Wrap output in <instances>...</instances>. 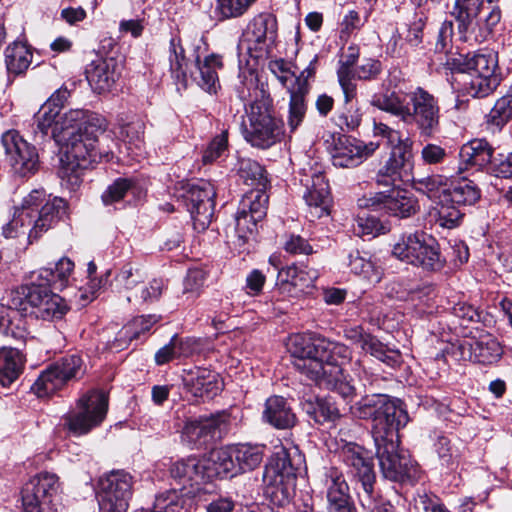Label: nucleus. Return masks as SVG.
Returning a JSON list of instances; mask_svg holds the SVG:
<instances>
[{
	"instance_id": "f257e3e1",
	"label": "nucleus",
	"mask_w": 512,
	"mask_h": 512,
	"mask_svg": "<svg viewBox=\"0 0 512 512\" xmlns=\"http://www.w3.org/2000/svg\"><path fill=\"white\" fill-rule=\"evenodd\" d=\"M288 350L294 358L295 369L319 387L335 391L351 402L356 389L347 380L343 367L351 360L350 349L315 333L290 337Z\"/></svg>"
},
{
	"instance_id": "f03ea898",
	"label": "nucleus",
	"mask_w": 512,
	"mask_h": 512,
	"mask_svg": "<svg viewBox=\"0 0 512 512\" xmlns=\"http://www.w3.org/2000/svg\"><path fill=\"white\" fill-rule=\"evenodd\" d=\"M106 126L102 116L85 111L84 119L63 135L62 142H57L62 151L60 175L63 179L67 178L72 185H78L84 169L103 159L109 161L112 158V147L103 144L104 140L114 144L111 136L105 135L99 142V136L105 133Z\"/></svg>"
},
{
	"instance_id": "7ed1b4c3",
	"label": "nucleus",
	"mask_w": 512,
	"mask_h": 512,
	"mask_svg": "<svg viewBox=\"0 0 512 512\" xmlns=\"http://www.w3.org/2000/svg\"><path fill=\"white\" fill-rule=\"evenodd\" d=\"M66 208L62 198L47 195L42 188L34 189L22 199L20 207H16L12 220L3 226V235L15 238L27 234L31 244L58 223Z\"/></svg>"
},
{
	"instance_id": "20e7f679",
	"label": "nucleus",
	"mask_w": 512,
	"mask_h": 512,
	"mask_svg": "<svg viewBox=\"0 0 512 512\" xmlns=\"http://www.w3.org/2000/svg\"><path fill=\"white\" fill-rule=\"evenodd\" d=\"M372 104L405 124H414L421 137L431 138L440 130L439 101L422 87L405 95L395 91L385 93L375 97Z\"/></svg>"
},
{
	"instance_id": "39448f33",
	"label": "nucleus",
	"mask_w": 512,
	"mask_h": 512,
	"mask_svg": "<svg viewBox=\"0 0 512 512\" xmlns=\"http://www.w3.org/2000/svg\"><path fill=\"white\" fill-rule=\"evenodd\" d=\"M350 412L359 419H372V438L380 439L391 430L399 431L409 422L407 411L402 407L399 399H392L386 394L366 395L355 405Z\"/></svg>"
},
{
	"instance_id": "423d86ee",
	"label": "nucleus",
	"mask_w": 512,
	"mask_h": 512,
	"mask_svg": "<svg viewBox=\"0 0 512 512\" xmlns=\"http://www.w3.org/2000/svg\"><path fill=\"white\" fill-rule=\"evenodd\" d=\"M248 123H242L244 139L253 147L268 149L281 141L284 134L283 122L273 115L268 98L253 101L246 108Z\"/></svg>"
},
{
	"instance_id": "0eeeda50",
	"label": "nucleus",
	"mask_w": 512,
	"mask_h": 512,
	"mask_svg": "<svg viewBox=\"0 0 512 512\" xmlns=\"http://www.w3.org/2000/svg\"><path fill=\"white\" fill-rule=\"evenodd\" d=\"M376 456L384 478L393 482L415 481L419 476L416 463L409 453L399 449L398 431L391 430L380 439H374Z\"/></svg>"
},
{
	"instance_id": "6e6552de",
	"label": "nucleus",
	"mask_w": 512,
	"mask_h": 512,
	"mask_svg": "<svg viewBox=\"0 0 512 512\" xmlns=\"http://www.w3.org/2000/svg\"><path fill=\"white\" fill-rule=\"evenodd\" d=\"M392 254L402 262L430 271L440 270L445 264L436 239L424 232L400 236Z\"/></svg>"
},
{
	"instance_id": "1a4fd4ad",
	"label": "nucleus",
	"mask_w": 512,
	"mask_h": 512,
	"mask_svg": "<svg viewBox=\"0 0 512 512\" xmlns=\"http://www.w3.org/2000/svg\"><path fill=\"white\" fill-rule=\"evenodd\" d=\"M480 197L481 190L472 180L462 178L453 182L441 196V206L436 212V223L447 229L459 226L464 216L461 208L476 204Z\"/></svg>"
},
{
	"instance_id": "9d476101",
	"label": "nucleus",
	"mask_w": 512,
	"mask_h": 512,
	"mask_svg": "<svg viewBox=\"0 0 512 512\" xmlns=\"http://www.w3.org/2000/svg\"><path fill=\"white\" fill-rule=\"evenodd\" d=\"M339 457L358 479L357 495L361 507H374L373 489H375L376 475L369 452L356 443L348 442L341 446Z\"/></svg>"
},
{
	"instance_id": "9b49d317",
	"label": "nucleus",
	"mask_w": 512,
	"mask_h": 512,
	"mask_svg": "<svg viewBox=\"0 0 512 512\" xmlns=\"http://www.w3.org/2000/svg\"><path fill=\"white\" fill-rule=\"evenodd\" d=\"M107 411V395L99 390H91L83 394L75 408L64 416V427L74 435H85L104 421Z\"/></svg>"
},
{
	"instance_id": "f8f14e48",
	"label": "nucleus",
	"mask_w": 512,
	"mask_h": 512,
	"mask_svg": "<svg viewBox=\"0 0 512 512\" xmlns=\"http://www.w3.org/2000/svg\"><path fill=\"white\" fill-rule=\"evenodd\" d=\"M19 293L24 301L20 298L17 303L14 299L13 305L16 308L18 305H28L31 313L38 319L47 321L61 319L69 309L65 300L53 293L50 286L35 279H31L30 284L21 286Z\"/></svg>"
},
{
	"instance_id": "ddd939ff",
	"label": "nucleus",
	"mask_w": 512,
	"mask_h": 512,
	"mask_svg": "<svg viewBox=\"0 0 512 512\" xmlns=\"http://www.w3.org/2000/svg\"><path fill=\"white\" fill-rule=\"evenodd\" d=\"M206 473L205 462L196 457L175 461L169 467L170 478L179 486L175 489L186 500V504L192 498L212 492L213 486L207 483Z\"/></svg>"
},
{
	"instance_id": "4468645a",
	"label": "nucleus",
	"mask_w": 512,
	"mask_h": 512,
	"mask_svg": "<svg viewBox=\"0 0 512 512\" xmlns=\"http://www.w3.org/2000/svg\"><path fill=\"white\" fill-rule=\"evenodd\" d=\"M277 31L276 17L270 13H261L247 24L239 46L241 49H246L252 58H261L268 55L274 48Z\"/></svg>"
},
{
	"instance_id": "2eb2a0df",
	"label": "nucleus",
	"mask_w": 512,
	"mask_h": 512,
	"mask_svg": "<svg viewBox=\"0 0 512 512\" xmlns=\"http://www.w3.org/2000/svg\"><path fill=\"white\" fill-rule=\"evenodd\" d=\"M1 143L16 176L28 178L37 173L40 167L38 151L18 131L9 130L3 133Z\"/></svg>"
},
{
	"instance_id": "dca6fc26",
	"label": "nucleus",
	"mask_w": 512,
	"mask_h": 512,
	"mask_svg": "<svg viewBox=\"0 0 512 512\" xmlns=\"http://www.w3.org/2000/svg\"><path fill=\"white\" fill-rule=\"evenodd\" d=\"M133 477L123 471H112L99 481L100 512H126L132 496Z\"/></svg>"
},
{
	"instance_id": "f3484780",
	"label": "nucleus",
	"mask_w": 512,
	"mask_h": 512,
	"mask_svg": "<svg viewBox=\"0 0 512 512\" xmlns=\"http://www.w3.org/2000/svg\"><path fill=\"white\" fill-rule=\"evenodd\" d=\"M361 209L385 210L399 218H409L419 210L418 200L404 189H392L388 194L378 192L358 199Z\"/></svg>"
},
{
	"instance_id": "a211bd4d",
	"label": "nucleus",
	"mask_w": 512,
	"mask_h": 512,
	"mask_svg": "<svg viewBox=\"0 0 512 512\" xmlns=\"http://www.w3.org/2000/svg\"><path fill=\"white\" fill-rule=\"evenodd\" d=\"M58 489L56 474L41 472L35 475L22 489L23 512H49L52 498Z\"/></svg>"
},
{
	"instance_id": "6ab92c4d",
	"label": "nucleus",
	"mask_w": 512,
	"mask_h": 512,
	"mask_svg": "<svg viewBox=\"0 0 512 512\" xmlns=\"http://www.w3.org/2000/svg\"><path fill=\"white\" fill-rule=\"evenodd\" d=\"M390 156L376 174L379 185L391 186L397 182H408L413 169V141L406 137L404 143L390 148Z\"/></svg>"
},
{
	"instance_id": "aec40b11",
	"label": "nucleus",
	"mask_w": 512,
	"mask_h": 512,
	"mask_svg": "<svg viewBox=\"0 0 512 512\" xmlns=\"http://www.w3.org/2000/svg\"><path fill=\"white\" fill-rule=\"evenodd\" d=\"M300 182L304 187L303 199L311 217L320 218L329 214L331 194L329 184L319 169H303Z\"/></svg>"
},
{
	"instance_id": "412c9836",
	"label": "nucleus",
	"mask_w": 512,
	"mask_h": 512,
	"mask_svg": "<svg viewBox=\"0 0 512 512\" xmlns=\"http://www.w3.org/2000/svg\"><path fill=\"white\" fill-rule=\"evenodd\" d=\"M216 192L207 181L188 184L182 198L196 225L202 229L208 227L214 212Z\"/></svg>"
},
{
	"instance_id": "4be33fe9",
	"label": "nucleus",
	"mask_w": 512,
	"mask_h": 512,
	"mask_svg": "<svg viewBox=\"0 0 512 512\" xmlns=\"http://www.w3.org/2000/svg\"><path fill=\"white\" fill-rule=\"evenodd\" d=\"M84 117L85 110L74 109L60 114L59 109L43 104L35 115V120L37 129L43 135H48L50 132L51 137L57 143L62 142L63 135L67 134L69 129L75 128V125Z\"/></svg>"
},
{
	"instance_id": "5701e85b",
	"label": "nucleus",
	"mask_w": 512,
	"mask_h": 512,
	"mask_svg": "<svg viewBox=\"0 0 512 512\" xmlns=\"http://www.w3.org/2000/svg\"><path fill=\"white\" fill-rule=\"evenodd\" d=\"M379 147L374 142L364 143L355 138L340 137L332 151L333 165L340 168H352L361 164Z\"/></svg>"
},
{
	"instance_id": "b1692460",
	"label": "nucleus",
	"mask_w": 512,
	"mask_h": 512,
	"mask_svg": "<svg viewBox=\"0 0 512 512\" xmlns=\"http://www.w3.org/2000/svg\"><path fill=\"white\" fill-rule=\"evenodd\" d=\"M122 64L115 58H99L86 67V79L93 91L101 94L110 92L120 79Z\"/></svg>"
},
{
	"instance_id": "393cba45",
	"label": "nucleus",
	"mask_w": 512,
	"mask_h": 512,
	"mask_svg": "<svg viewBox=\"0 0 512 512\" xmlns=\"http://www.w3.org/2000/svg\"><path fill=\"white\" fill-rule=\"evenodd\" d=\"M320 273L307 265H291L277 273L276 287L282 294L297 296L313 286Z\"/></svg>"
},
{
	"instance_id": "a878e982",
	"label": "nucleus",
	"mask_w": 512,
	"mask_h": 512,
	"mask_svg": "<svg viewBox=\"0 0 512 512\" xmlns=\"http://www.w3.org/2000/svg\"><path fill=\"white\" fill-rule=\"evenodd\" d=\"M224 424L225 419L221 415L189 420L183 428V437L189 443L201 447L220 438Z\"/></svg>"
},
{
	"instance_id": "bb28decb",
	"label": "nucleus",
	"mask_w": 512,
	"mask_h": 512,
	"mask_svg": "<svg viewBox=\"0 0 512 512\" xmlns=\"http://www.w3.org/2000/svg\"><path fill=\"white\" fill-rule=\"evenodd\" d=\"M183 382L195 397L211 399L222 390L219 375L207 368L195 367L184 370Z\"/></svg>"
},
{
	"instance_id": "cd10ccee",
	"label": "nucleus",
	"mask_w": 512,
	"mask_h": 512,
	"mask_svg": "<svg viewBox=\"0 0 512 512\" xmlns=\"http://www.w3.org/2000/svg\"><path fill=\"white\" fill-rule=\"evenodd\" d=\"M483 7L484 0H454L449 14L456 22L462 40H468L476 27L480 26L478 18Z\"/></svg>"
},
{
	"instance_id": "c85d7f7f",
	"label": "nucleus",
	"mask_w": 512,
	"mask_h": 512,
	"mask_svg": "<svg viewBox=\"0 0 512 512\" xmlns=\"http://www.w3.org/2000/svg\"><path fill=\"white\" fill-rule=\"evenodd\" d=\"M301 462L302 457L297 453V450L291 452L283 446L276 447L266 465L264 477L297 480V472Z\"/></svg>"
},
{
	"instance_id": "c756f323",
	"label": "nucleus",
	"mask_w": 512,
	"mask_h": 512,
	"mask_svg": "<svg viewBox=\"0 0 512 512\" xmlns=\"http://www.w3.org/2000/svg\"><path fill=\"white\" fill-rule=\"evenodd\" d=\"M326 499L328 512H356L349 486L337 471H331L328 476Z\"/></svg>"
},
{
	"instance_id": "7c9ffc66",
	"label": "nucleus",
	"mask_w": 512,
	"mask_h": 512,
	"mask_svg": "<svg viewBox=\"0 0 512 512\" xmlns=\"http://www.w3.org/2000/svg\"><path fill=\"white\" fill-rule=\"evenodd\" d=\"M360 55V49L357 45L351 44L346 50H343L337 69L339 84L344 93L345 103H350L357 94V86L354 81V65Z\"/></svg>"
},
{
	"instance_id": "2f4dec72",
	"label": "nucleus",
	"mask_w": 512,
	"mask_h": 512,
	"mask_svg": "<svg viewBox=\"0 0 512 512\" xmlns=\"http://www.w3.org/2000/svg\"><path fill=\"white\" fill-rule=\"evenodd\" d=\"M202 461L205 462L208 484L214 477L226 478L238 474L232 446L213 449L207 458H202Z\"/></svg>"
},
{
	"instance_id": "473e14b6",
	"label": "nucleus",
	"mask_w": 512,
	"mask_h": 512,
	"mask_svg": "<svg viewBox=\"0 0 512 512\" xmlns=\"http://www.w3.org/2000/svg\"><path fill=\"white\" fill-rule=\"evenodd\" d=\"M195 63L199 72V77L196 78L197 84L209 94H216L220 88L218 73L224 67L222 56L211 53L201 58L198 55Z\"/></svg>"
},
{
	"instance_id": "72a5a7b5",
	"label": "nucleus",
	"mask_w": 512,
	"mask_h": 512,
	"mask_svg": "<svg viewBox=\"0 0 512 512\" xmlns=\"http://www.w3.org/2000/svg\"><path fill=\"white\" fill-rule=\"evenodd\" d=\"M469 352L470 360L482 364H492L498 361L502 355V347L500 343L491 335L481 336L479 339L464 340L460 345Z\"/></svg>"
},
{
	"instance_id": "f704fd0d",
	"label": "nucleus",
	"mask_w": 512,
	"mask_h": 512,
	"mask_svg": "<svg viewBox=\"0 0 512 512\" xmlns=\"http://www.w3.org/2000/svg\"><path fill=\"white\" fill-rule=\"evenodd\" d=\"M263 419L277 429H288L296 423L295 413L288 401L281 396H272L266 400Z\"/></svg>"
},
{
	"instance_id": "c9c22d12",
	"label": "nucleus",
	"mask_w": 512,
	"mask_h": 512,
	"mask_svg": "<svg viewBox=\"0 0 512 512\" xmlns=\"http://www.w3.org/2000/svg\"><path fill=\"white\" fill-rule=\"evenodd\" d=\"M492 154L491 146L483 139H474L465 143L459 152L461 165H465V167L459 168L460 172L469 166L483 167L487 165L491 161Z\"/></svg>"
},
{
	"instance_id": "e433bc0d",
	"label": "nucleus",
	"mask_w": 512,
	"mask_h": 512,
	"mask_svg": "<svg viewBox=\"0 0 512 512\" xmlns=\"http://www.w3.org/2000/svg\"><path fill=\"white\" fill-rule=\"evenodd\" d=\"M24 357L17 348L0 347V384L10 386L21 374Z\"/></svg>"
},
{
	"instance_id": "4c0bfd02",
	"label": "nucleus",
	"mask_w": 512,
	"mask_h": 512,
	"mask_svg": "<svg viewBox=\"0 0 512 512\" xmlns=\"http://www.w3.org/2000/svg\"><path fill=\"white\" fill-rule=\"evenodd\" d=\"M73 269L74 263L69 258L63 257L58 260L54 269L41 268L38 271L32 272L31 279L43 282L48 286L63 288L67 285Z\"/></svg>"
},
{
	"instance_id": "58836bf2",
	"label": "nucleus",
	"mask_w": 512,
	"mask_h": 512,
	"mask_svg": "<svg viewBox=\"0 0 512 512\" xmlns=\"http://www.w3.org/2000/svg\"><path fill=\"white\" fill-rule=\"evenodd\" d=\"M501 76H487L467 73L462 80V90L473 98L490 95L500 84Z\"/></svg>"
},
{
	"instance_id": "ea45409f",
	"label": "nucleus",
	"mask_w": 512,
	"mask_h": 512,
	"mask_svg": "<svg viewBox=\"0 0 512 512\" xmlns=\"http://www.w3.org/2000/svg\"><path fill=\"white\" fill-rule=\"evenodd\" d=\"M32 62L30 47L23 42L15 41L5 49V64L9 73H24Z\"/></svg>"
},
{
	"instance_id": "a19ab883",
	"label": "nucleus",
	"mask_w": 512,
	"mask_h": 512,
	"mask_svg": "<svg viewBox=\"0 0 512 512\" xmlns=\"http://www.w3.org/2000/svg\"><path fill=\"white\" fill-rule=\"evenodd\" d=\"M232 447L238 473L254 470L261 464L264 456V446L246 443Z\"/></svg>"
},
{
	"instance_id": "79ce46f5",
	"label": "nucleus",
	"mask_w": 512,
	"mask_h": 512,
	"mask_svg": "<svg viewBox=\"0 0 512 512\" xmlns=\"http://www.w3.org/2000/svg\"><path fill=\"white\" fill-rule=\"evenodd\" d=\"M464 72L487 75L501 76L498 68V54L494 51H482L469 57L465 61Z\"/></svg>"
},
{
	"instance_id": "37998d69",
	"label": "nucleus",
	"mask_w": 512,
	"mask_h": 512,
	"mask_svg": "<svg viewBox=\"0 0 512 512\" xmlns=\"http://www.w3.org/2000/svg\"><path fill=\"white\" fill-rule=\"evenodd\" d=\"M297 480H286L283 478L264 477L266 483V494L271 501L278 506H285L293 499L296 491Z\"/></svg>"
},
{
	"instance_id": "c03bdc74",
	"label": "nucleus",
	"mask_w": 512,
	"mask_h": 512,
	"mask_svg": "<svg viewBox=\"0 0 512 512\" xmlns=\"http://www.w3.org/2000/svg\"><path fill=\"white\" fill-rule=\"evenodd\" d=\"M290 94L289 109L287 116V125L291 132H294L303 122L307 104L305 96L308 93V88L302 86L301 88H289Z\"/></svg>"
},
{
	"instance_id": "a18cd8bd",
	"label": "nucleus",
	"mask_w": 512,
	"mask_h": 512,
	"mask_svg": "<svg viewBox=\"0 0 512 512\" xmlns=\"http://www.w3.org/2000/svg\"><path fill=\"white\" fill-rule=\"evenodd\" d=\"M186 500L176 489H169L156 495L151 510L139 509L135 512H188Z\"/></svg>"
},
{
	"instance_id": "49530a36",
	"label": "nucleus",
	"mask_w": 512,
	"mask_h": 512,
	"mask_svg": "<svg viewBox=\"0 0 512 512\" xmlns=\"http://www.w3.org/2000/svg\"><path fill=\"white\" fill-rule=\"evenodd\" d=\"M64 385L65 381L52 364L40 374L31 389L38 397H46L61 389Z\"/></svg>"
},
{
	"instance_id": "de8ad7c7",
	"label": "nucleus",
	"mask_w": 512,
	"mask_h": 512,
	"mask_svg": "<svg viewBox=\"0 0 512 512\" xmlns=\"http://www.w3.org/2000/svg\"><path fill=\"white\" fill-rule=\"evenodd\" d=\"M238 174L245 184L255 187V189L265 188L267 185L264 168L252 159H241L239 161Z\"/></svg>"
},
{
	"instance_id": "09e8293b",
	"label": "nucleus",
	"mask_w": 512,
	"mask_h": 512,
	"mask_svg": "<svg viewBox=\"0 0 512 512\" xmlns=\"http://www.w3.org/2000/svg\"><path fill=\"white\" fill-rule=\"evenodd\" d=\"M264 189H255L246 193L240 204V209L248 211L249 217L258 221L265 217L267 211L268 195Z\"/></svg>"
},
{
	"instance_id": "8fccbe9b",
	"label": "nucleus",
	"mask_w": 512,
	"mask_h": 512,
	"mask_svg": "<svg viewBox=\"0 0 512 512\" xmlns=\"http://www.w3.org/2000/svg\"><path fill=\"white\" fill-rule=\"evenodd\" d=\"M416 191L425 194L430 199H438L441 206V196L448 190L446 179L441 175H432L413 179Z\"/></svg>"
},
{
	"instance_id": "3c124183",
	"label": "nucleus",
	"mask_w": 512,
	"mask_h": 512,
	"mask_svg": "<svg viewBox=\"0 0 512 512\" xmlns=\"http://www.w3.org/2000/svg\"><path fill=\"white\" fill-rule=\"evenodd\" d=\"M186 57L180 39L172 38L169 47V63L172 76L178 82L186 80Z\"/></svg>"
},
{
	"instance_id": "603ef678",
	"label": "nucleus",
	"mask_w": 512,
	"mask_h": 512,
	"mask_svg": "<svg viewBox=\"0 0 512 512\" xmlns=\"http://www.w3.org/2000/svg\"><path fill=\"white\" fill-rule=\"evenodd\" d=\"M144 123L141 121L130 122L120 129V136L128 145L127 149L141 151L143 148Z\"/></svg>"
},
{
	"instance_id": "864d4df0",
	"label": "nucleus",
	"mask_w": 512,
	"mask_h": 512,
	"mask_svg": "<svg viewBox=\"0 0 512 512\" xmlns=\"http://www.w3.org/2000/svg\"><path fill=\"white\" fill-rule=\"evenodd\" d=\"M65 383L83 374V361L78 355H68L53 363Z\"/></svg>"
},
{
	"instance_id": "5fc2aeb1",
	"label": "nucleus",
	"mask_w": 512,
	"mask_h": 512,
	"mask_svg": "<svg viewBox=\"0 0 512 512\" xmlns=\"http://www.w3.org/2000/svg\"><path fill=\"white\" fill-rule=\"evenodd\" d=\"M356 221L357 225L355 226L354 230L358 235L362 237L368 236L373 238L381 233H384L385 227L374 215L362 212L358 215Z\"/></svg>"
},
{
	"instance_id": "6e6d98bb",
	"label": "nucleus",
	"mask_w": 512,
	"mask_h": 512,
	"mask_svg": "<svg viewBox=\"0 0 512 512\" xmlns=\"http://www.w3.org/2000/svg\"><path fill=\"white\" fill-rule=\"evenodd\" d=\"M165 288V283L162 279H153L148 285L142 286L139 293L136 292L133 295L127 297V300L131 302L141 301L144 303L157 301Z\"/></svg>"
},
{
	"instance_id": "4d7b16f0",
	"label": "nucleus",
	"mask_w": 512,
	"mask_h": 512,
	"mask_svg": "<svg viewBox=\"0 0 512 512\" xmlns=\"http://www.w3.org/2000/svg\"><path fill=\"white\" fill-rule=\"evenodd\" d=\"M158 320L159 318L155 315L136 317L124 327L121 333L129 337L130 340L137 339L141 334L148 332Z\"/></svg>"
},
{
	"instance_id": "13d9d810",
	"label": "nucleus",
	"mask_w": 512,
	"mask_h": 512,
	"mask_svg": "<svg viewBox=\"0 0 512 512\" xmlns=\"http://www.w3.org/2000/svg\"><path fill=\"white\" fill-rule=\"evenodd\" d=\"M512 118V102L508 98L498 99L488 115V121L497 127H503Z\"/></svg>"
},
{
	"instance_id": "bf43d9fd",
	"label": "nucleus",
	"mask_w": 512,
	"mask_h": 512,
	"mask_svg": "<svg viewBox=\"0 0 512 512\" xmlns=\"http://www.w3.org/2000/svg\"><path fill=\"white\" fill-rule=\"evenodd\" d=\"M143 274L140 269L131 264H125L115 277L118 286L127 290L133 289L138 283L143 281Z\"/></svg>"
},
{
	"instance_id": "052dcab7",
	"label": "nucleus",
	"mask_w": 512,
	"mask_h": 512,
	"mask_svg": "<svg viewBox=\"0 0 512 512\" xmlns=\"http://www.w3.org/2000/svg\"><path fill=\"white\" fill-rule=\"evenodd\" d=\"M132 189V182L128 179H117L102 194V201L105 205H110L122 200L127 192Z\"/></svg>"
},
{
	"instance_id": "680f3d73",
	"label": "nucleus",
	"mask_w": 512,
	"mask_h": 512,
	"mask_svg": "<svg viewBox=\"0 0 512 512\" xmlns=\"http://www.w3.org/2000/svg\"><path fill=\"white\" fill-rule=\"evenodd\" d=\"M235 230L238 238L245 243L256 229L258 220L249 217L248 211L239 209L235 216Z\"/></svg>"
},
{
	"instance_id": "e2e57ef3",
	"label": "nucleus",
	"mask_w": 512,
	"mask_h": 512,
	"mask_svg": "<svg viewBox=\"0 0 512 512\" xmlns=\"http://www.w3.org/2000/svg\"><path fill=\"white\" fill-rule=\"evenodd\" d=\"M251 3V0H218L217 9L224 18L238 17Z\"/></svg>"
},
{
	"instance_id": "0e129e2a",
	"label": "nucleus",
	"mask_w": 512,
	"mask_h": 512,
	"mask_svg": "<svg viewBox=\"0 0 512 512\" xmlns=\"http://www.w3.org/2000/svg\"><path fill=\"white\" fill-rule=\"evenodd\" d=\"M268 68L284 87L287 86L288 80L295 77V72L292 70L293 64L284 59L271 60Z\"/></svg>"
},
{
	"instance_id": "69168bd1",
	"label": "nucleus",
	"mask_w": 512,
	"mask_h": 512,
	"mask_svg": "<svg viewBox=\"0 0 512 512\" xmlns=\"http://www.w3.org/2000/svg\"><path fill=\"white\" fill-rule=\"evenodd\" d=\"M228 145L227 132H222L216 136L209 144L203 154L204 163H212L218 159L222 153L226 150Z\"/></svg>"
},
{
	"instance_id": "338daca9",
	"label": "nucleus",
	"mask_w": 512,
	"mask_h": 512,
	"mask_svg": "<svg viewBox=\"0 0 512 512\" xmlns=\"http://www.w3.org/2000/svg\"><path fill=\"white\" fill-rule=\"evenodd\" d=\"M424 26V19L418 17L406 29L404 38L409 48H417L422 43Z\"/></svg>"
},
{
	"instance_id": "774afa93",
	"label": "nucleus",
	"mask_w": 512,
	"mask_h": 512,
	"mask_svg": "<svg viewBox=\"0 0 512 512\" xmlns=\"http://www.w3.org/2000/svg\"><path fill=\"white\" fill-rule=\"evenodd\" d=\"M382 71V65L379 60L365 59L361 65L355 70V77L359 80H372L375 79Z\"/></svg>"
}]
</instances>
